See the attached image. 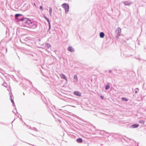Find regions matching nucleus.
Returning a JSON list of instances; mask_svg holds the SVG:
<instances>
[{"label":"nucleus","mask_w":146,"mask_h":146,"mask_svg":"<svg viewBox=\"0 0 146 146\" xmlns=\"http://www.w3.org/2000/svg\"><path fill=\"white\" fill-rule=\"evenodd\" d=\"M62 6L64 9L65 10V13L67 14L69 10V5L67 3H64L62 5Z\"/></svg>","instance_id":"obj_1"},{"label":"nucleus","mask_w":146,"mask_h":146,"mask_svg":"<svg viewBox=\"0 0 146 146\" xmlns=\"http://www.w3.org/2000/svg\"><path fill=\"white\" fill-rule=\"evenodd\" d=\"M15 19L19 21H22L24 19L22 15L21 14H16L15 15Z\"/></svg>","instance_id":"obj_2"},{"label":"nucleus","mask_w":146,"mask_h":146,"mask_svg":"<svg viewBox=\"0 0 146 146\" xmlns=\"http://www.w3.org/2000/svg\"><path fill=\"white\" fill-rule=\"evenodd\" d=\"M121 32V29L119 27H118V28H117L115 31V33L117 34L116 36L117 37L120 36Z\"/></svg>","instance_id":"obj_3"},{"label":"nucleus","mask_w":146,"mask_h":146,"mask_svg":"<svg viewBox=\"0 0 146 146\" xmlns=\"http://www.w3.org/2000/svg\"><path fill=\"white\" fill-rule=\"evenodd\" d=\"M74 95L78 96H80L81 95V93L78 91H74Z\"/></svg>","instance_id":"obj_4"},{"label":"nucleus","mask_w":146,"mask_h":146,"mask_svg":"<svg viewBox=\"0 0 146 146\" xmlns=\"http://www.w3.org/2000/svg\"><path fill=\"white\" fill-rule=\"evenodd\" d=\"M74 82L75 83H77L78 81V78L77 76L76 75H75L74 76Z\"/></svg>","instance_id":"obj_5"},{"label":"nucleus","mask_w":146,"mask_h":146,"mask_svg":"<svg viewBox=\"0 0 146 146\" xmlns=\"http://www.w3.org/2000/svg\"><path fill=\"white\" fill-rule=\"evenodd\" d=\"M60 76L61 78L62 79H64L66 80V81H67V80L66 76L64 74H60Z\"/></svg>","instance_id":"obj_6"},{"label":"nucleus","mask_w":146,"mask_h":146,"mask_svg":"<svg viewBox=\"0 0 146 146\" xmlns=\"http://www.w3.org/2000/svg\"><path fill=\"white\" fill-rule=\"evenodd\" d=\"M68 50V51L70 52H74V49L72 46L69 47Z\"/></svg>","instance_id":"obj_7"},{"label":"nucleus","mask_w":146,"mask_h":146,"mask_svg":"<svg viewBox=\"0 0 146 146\" xmlns=\"http://www.w3.org/2000/svg\"><path fill=\"white\" fill-rule=\"evenodd\" d=\"M124 3L125 5H129L132 3L131 1H125L124 2Z\"/></svg>","instance_id":"obj_8"},{"label":"nucleus","mask_w":146,"mask_h":146,"mask_svg":"<svg viewBox=\"0 0 146 146\" xmlns=\"http://www.w3.org/2000/svg\"><path fill=\"white\" fill-rule=\"evenodd\" d=\"M31 25L30 26L31 27L33 28H36L37 26L36 24H34L33 23H31Z\"/></svg>","instance_id":"obj_9"},{"label":"nucleus","mask_w":146,"mask_h":146,"mask_svg":"<svg viewBox=\"0 0 146 146\" xmlns=\"http://www.w3.org/2000/svg\"><path fill=\"white\" fill-rule=\"evenodd\" d=\"M139 126V125L138 124H135L132 125L131 127L133 128L137 127Z\"/></svg>","instance_id":"obj_10"},{"label":"nucleus","mask_w":146,"mask_h":146,"mask_svg":"<svg viewBox=\"0 0 146 146\" xmlns=\"http://www.w3.org/2000/svg\"><path fill=\"white\" fill-rule=\"evenodd\" d=\"M45 47L47 48H50L51 45L50 44L48 43H46L45 44Z\"/></svg>","instance_id":"obj_11"},{"label":"nucleus","mask_w":146,"mask_h":146,"mask_svg":"<svg viewBox=\"0 0 146 146\" xmlns=\"http://www.w3.org/2000/svg\"><path fill=\"white\" fill-rule=\"evenodd\" d=\"M44 18L48 22V24H49V28H50V22L49 19L45 16H44Z\"/></svg>","instance_id":"obj_12"},{"label":"nucleus","mask_w":146,"mask_h":146,"mask_svg":"<svg viewBox=\"0 0 146 146\" xmlns=\"http://www.w3.org/2000/svg\"><path fill=\"white\" fill-rule=\"evenodd\" d=\"M49 13L50 14V16H51L52 15V9L51 7H49Z\"/></svg>","instance_id":"obj_13"},{"label":"nucleus","mask_w":146,"mask_h":146,"mask_svg":"<svg viewBox=\"0 0 146 146\" xmlns=\"http://www.w3.org/2000/svg\"><path fill=\"white\" fill-rule=\"evenodd\" d=\"M100 36L101 38H103L104 36V34L103 32H101L100 33Z\"/></svg>","instance_id":"obj_14"},{"label":"nucleus","mask_w":146,"mask_h":146,"mask_svg":"<svg viewBox=\"0 0 146 146\" xmlns=\"http://www.w3.org/2000/svg\"><path fill=\"white\" fill-rule=\"evenodd\" d=\"M76 141L78 143H81L82 142V138H80L76 140Z\"/></svg>","instance_id":"obj_15"},{"label":"nucleus","mask_w":146,"mask_h":146,"mask_svg":"<svg viewBox=\"0 0 146 146\" xmlns=\"http://www.w3.org/2000/svg\"><path fill=\"white\" fill-rule=\"evenodd\" d=\"M10 97L11 98V102H12V103L13 106H15V104L13 100V99H12V98H11V96H10Z\"/></svg>","instance_id":"obj_16"},{"label":"nucleus","mask_w":146,"mask_h":146,"mask_svg":"<svg viewBox=\"0 0 146 146\" xmlns=\"http://www.w3.org/2000/svg\"><path fill=\"white\" fill-rule=\"evenodd\" d=\"M110 88V86L108 84L106 85V87H105V89L106 90H107L108 89Z\"/></svg>","instance_id":"obj_17"},{"label":"nucleus","mask_w":146,"mask_h":146,"mask_svg":"<svg viewBox=\"0 0 146 146\" xmlns=\"http://www.w3.org/2000/svg\"><path fill=\"white\" fill-rule=\"evenodd\" d=\"M122 99L124 100V101H127V100H128L126 98H122Z\"/></svg>","instance_id":"obj_18"},{"label":"nucleus","mask_w":146,"mask_h":146,"mask_svg":"<svg viewBox=\"0 0 146 146\" xmlns=\"http://www.w3.org/2000/svg\"><path fill=\"white\" fill-rule=\"evenodd\" d=\"M139 122L144 124V121L143 120H140L139 121Z\"/></svg>","instance_id":"obj_19"},{"label":"nucleus","mask_w":146,"mask_h":146,"mask_svg":"<svg viewBox=\"0 0 146 146\" xmlns=\"http://www.w3.org/2000/svg\"><path fill=\"white\" fill-rule=\"evenodd\" d=\"M40 9L42 10H43V7H42V6H40Z\"/></svg>","instance_id":"obj_20"},{"label":"nucleus","mask_w":146,"mask_h":146,"mask_svg":"<svg viewBox=\"0 0 146 146\" xmlns=\"http://www.w3.org/2000/svg\"><path fill=\"white\" fill-rule=\"evenodd\" d=\"M109 72L110 73H111V70H109Z\"/></svg>","instance_id":"obj_21"},{"label":"nucleus","mask_w":146,"mask_h":146,"mask_svg":"<svg viewBox=\"0 0 146 146\" xmlns=\"http://www.w3.org/2000/svg\"><path fill=\"white\" fill-rule=\"evenodd\" d=\"M137 93V91H135V93L136 94V93Z\"/></svg>","instance_id":"obj_22"},{"label":"nucleus","mask_w":146,"mask_h":146,"mask_svg":"<svg viewBox=\"0 0 146 146\" xmlns=\"http://www.w3.org/2000/svg\"><path fill=\"white\" fill-rule=\"evenodd\" d=\"M34 5H35V6H36V5H35V3H34Z\"/></svg>","instance_id":"obj_23"},{"label":"nucleus","mask_w":146,"mask_h":146,"mask_svg":"<svg viewBox=\"0 0 146 146\" xmlns=\"http://www.w3.org/2000/svg\"><path fill=\"white\" fill-rule=\"evenodd\" d=\"M136 89H138V90H139L138 88H137Z\"/></svg>","instance_id":"obj_24"}]
</instances>
